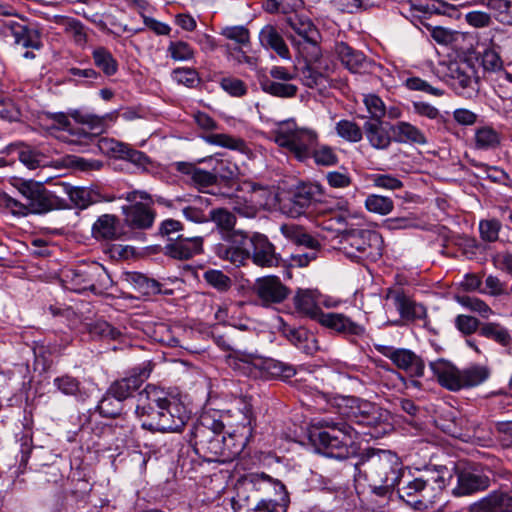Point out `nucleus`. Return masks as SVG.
I'll return each mask as SVG.
<instances>
[{
	"mask_svg": "<svg viewBox=\"0 0 512 512\" xmlns=\"http://www.w3.org/2000/svg\"><path fill=\"white\" fill-rule=\"evenodd\" d=\"M287 24L306 42H316L318 32L315 25L309 19H303L295 15L287 18Z\"/></svg>",
	"mask_w": 512,
	"mask_h": 512,
	"instance_id": "45",
	"label": "nucleus"
},
{
	"mask_svg": "<svg viewBox=\"0 0 512 512\" xmlns=\"http://www.w3.org/2000/svg\"><path fill=\"white\" fill-rule=\"evenodd\" d=\"M329 67L322 60L306 63L300 71V79L308 88H326L329 82Z\"/></svg>",
	"mask_w": 512,
	"mask_h": 512,
	"instance_id": "30",
	"label": "nucleus"
},
{
	"mask_svg": "<svg viewBox=\"0 0 512 512\" xmlns=\"http://www.w3.org/2000/svg\"><path fill=\"white\" fill-rule=\"evenodd\" d=\"M176 170L190 177L191 184L200 192H209L208 188L217 183V174L196 167L192 163L177 162Z\"/></svg>",
	"mask_w": 512,
	"mask_h": 512,
	"instance_id": "32",
	"label": "nucleus"
},
{
	"mask_svg": "<svg viewBox=\"0 0 512 512\" xmlns=\"http://www.w3.org/2000/svg\"><path fill=\"white\" fill-rule=\"evenodd\" d=\"M238 493L250 495V502L258 499H288L285 485L265 473H251L244 476L242 488Z\"/></svg>",
	"mask_w": 512,
	"mask_h": 512,
	"instance_id": "12",
	"label": "nucleus"
},
{
	"mask_svg": "<svg viewBox=\"0 0 512 512\" xmlns=\"http://www.w3.org/2000/svg\"><path fill=\"white\" fill-rule=\"evenodd\" d=\"M321 426L325 429L311 434V440L320 454L340 461L356 454L359 430L346 421H322Z\"/></svg>",
	"mask_w": 512,
	"mask_h": 512,
	"instance_id": "5",
	"label": "nucleus"
},
{
	"mask_svg": "<svg viewBox=\"0 0 512 512\" xmlns=\"http://www.w3.org/2000/svg\"><path fill=\"white\" fill-rule=\"evenodd\" d=\"M331 6L341 13L358 14L373 7L369 0H330Z\"/></svg>",
	"mask_w": 512,
	"mask_h": 512,
	"instance_id": "54",
	"label": "nucleus"
},
{
	"mask_svg": "<svg viewBox=\"0 0 512 512\" xmlns=\"http://www.w3.org/2000/svg\"><path fill=\"white\" fill-rule=\"evenodd\" d=\"M235 404V411L240 415L241 418V421L238 423V425L253 427L255 416L253 413L251 398L248 396H241L235 400Z\"/></svg>",
	"mask_w": 512,
	"mask_h": 512,
	"instance_id": "57",
	"label": "nucleus"
},
{
	"mask_svg": "<svg viewBox=\"0 0 512 512\" xmlns=\"http://www.w3.org/2000/svg\"><path fill=\"white\" fill-rule=\"evenodd\" d=\"M128 280L144 296H153L162 292V284L145 274L139 272L130 273Z\"/></svg>",
	"mask_w": 512,
	"mask_h": 512,
	"instance_id": "41",
	"label": "nucleus"
},
{
	"mask_svg": "<svg viewBox=\"0 0 512 512\" xmlns=\"http://www.w3.org/2000/svg\"><path fill=\"white\" fill-rule=\"evenodd\" d=\"M92 58L94 64L104 75L110 77L118 71V61L112 53L105 47L99 46L93 49Z\"/></svg>",
	"mask_w": 512,
	"mask_h": 512,
	"instance_id": "40",
	"label": "nucleus"
},
{
	"mask_svg": "<svg viewBox=\"0 0 512 512\" xmlns=\"http://www.w3.org/2000/svg\"><path fill=\"white\" fill-rule=\"evenodd\" d=\"M358 475H362L374 492L384 495L394 488L402 477V463L399 457L388 450L365 449L355 464Z\"/></svg>",
	"mask_w": 512,
	"mask_h": 512,
	"instance_id": "3",
	"label": "nucleus"
},
{
	"mask_svg": "<svg viewBox=\"0 0 512 512\" xmlns=\"http://www.w3.org/2000/svg\"><path fill=\"white\" fill-rule=\"evenodd\" d=\"M18 190L27 201L29 214H46L69 207L66 200L56 196L37 182L25 181L20 184Z\"/></svg>",
	"mask_w": 512,
	"mask_h": 512,
	"instance_id": "11",
	"label": "nucleus"
},
{
	"mask_svg": "<svg viewBox=\"0 0 512 512\" xmlns=\"http://www.w3.org/2000/svg\"><path fill=\"white\" fill-rule=\"evenodd\" d=\"M301 0H265L264 9L269 13L290 14L301 7Z\"/></svg>",
	"mask_w": 512,
	"mask_h": 512,
	"instance_id": "58",
	"label": "nucleus"
},
{
	"mask_svg": "<svg viewBox=\"0 0 512 512\" xmlns=\"http://www.w3.org/2000/svg\"><path fill=\"white\" fill-rule=\"evenodd\" d=\"M224 428L216 411L203 412L190 432L195 451L208 461L228 462L237 458L252 437L254 427L237 424L223 435Z\"/></svg>",
	"mask_w": 512,
	"mask_h": 512,
	"instance_id": "1",
	"label": "nucleus"
},
{
	"mask_svg": "<svg viewBox=\"0 0 512 512\" xmlns=\"http://www.w3.org/2000/svg\"><path fill=\"white\" fill-rule=\"evenodd\" d=\"M56 22L64 27L66 34L70 35L78 45H84L87 41L85 27L79 20L70 17H57Z\"/></svg>",
	"mask_w": 512,
	"mask_h": 512,
	"instance_id": "46",
	"label": "nucleus"
},
{
	"mask_svg": "<svg viewBox=\"0 0 512 512\" xmlns=\"http://www.w3.org/2000/svg\"><path fill=\"white\" fill-rule=\"evenodd\" d=\"M296 71L295 67L272 66L268 74L258 76L261 90L278 98H294L299 90L298 86L292 82L297 77Z\"/></svg>",
	"mask_w": 512,
	"mask_h": 512,
	"instance_id": "10",
	"label": "nucleus"
},
{
	"mask_svg": "<svg viewBox=\"0 0 512 512\" xmlns=\"http://www.w3.org/2000/svg\"><path fill=\"white\" fill-rule=\"evenodd\" d=\"M203 250L202 237H184L177 235L173 241L167 242L163 247V254L176 260H189Z\"/></svg>",
	"mask_w": 512,
	"mask_h": 512,
	"instance_id": "22",
	"label": "nucleus"
},
{
	"mask_svg": "<svg viewBox=\"0 0 512 512\" xmlns=\"http://www.w3.org/2000/svg\"><path fill=\"white\" fill-rule=\"evenodd\" d=\"M360 426L368 428L367 431H359L360 435H370L373 438H379L391 428L389 413L387 410L374 405Z\"/></svg>",
	"mask_w": 512,
	"mask_h": 512,
	"instance_id": "33",
	"label": "nucleus"
},
{
	"mask_svg": "<svg viewBox=\"0 0 512 512\" xmlns=\"http://www.w3.org/2000/svg\"><path fill=\"white\" fill-rule=\"evenodd\" d=\"M501 133L490 125L475 128L473 144L476 150L489 151L497 149L501 144Z\"/></svg>",
	"mask_w": 512,
	"mask_h": 512,
	"instance_id": "36",
	"label": "nucleus"
},
{
	"mask_svg": "<svg viewBox=\"0 0 512 512\" xmlns=\"http://www.w3.org/2000/svg\"><path fill=\"white\" fill-rule=\"evenodd\" d=\"M429 367L438 383L454 392L481 385L490 377L489 368L478 364L461 370L448 360L437 359Z\"/></svg>",
	"mask_w": 512,
	"mask_h": 512,
	"instance_id": "6",
	"label": "nucleus"
},
{
	"mask_svg": "<svg viewBox=\"0 0 512 512\" xmlns=\"http://www.w3.org/2000/svg\"><path fill=\"white\" fill-rule=\"evenodd\" d=\"M503 30L499 27H494L489 31L491 37L489 38V46L481 53V66L485 72L500 73L504 71V61L500 53L496 50L495 34L502 33Z\"/></svg>",
	"mask_w": 512,
	"mask_h": 512,
	"instance_id": "34",
	"label": "nucleus"
},
{
	"mask_svg": "<svg viewBox=\"0 0 512 512\" xmlns=\"http://www.w3.org/2000/svg\"><path fill=\"white\" fill-rule=\"evenodd\" d=\"M343 249L351 259H375L380 255V237L370 230H352L343 240Z\"/></svg>",
	"mask_w": 512,
	"mask_h": 512,
	"instance_id": "13",
	"label": "nucleus"
},
{
	"mask_svg": "<svg viewBox=\"0 0 512 512\" xmlns=\"http://www.w3.org/2000/svg\"><path fill=\"white\" fill-rule=\"evenodd\" d=\"M501 228L502 224L497 219L481 220L479 222L480 237L485 242H496Z\"/></svg>",
	"mask_w": 512,
	"mask_h": 512,
	"instance_id": "61",
	"label": "nucleus"
},
{
	"mask_svg": "<svg viewBox=\"0 0 512 512\" xmlns=\"http://www.w3.org/2000/svg\"><path fill=\"white\" fill-rule=\"evenodd\" d=\"M363 131L370 146L376 150H387L394 136L391 135V127L387 128L381 121H366L363 125Z\"/></svg>",
	"mask_w": 512,
	"mask_h": 512,
	"instance_id": "29",
	"label": "nucleus"
},
{
	"mask_svg": "<svg viewBox=\"0 0 512 512\" xmlns=\"http://www.w3.org/2000/svg\"><path fill=\"white\" fill-rule=\"evenodd\" d=\"M313 201V187L303 185L298 187L290 197L281 200L280 210L288 217L297 218L305 213Z\"/></svg>",
	"mask_w": 512,
	"mask_h": 512,
	"instance_id": "24",
	"label": "nucleus"
},
{
	"mask_svg": "<svg viewBox=\"0 0 512 512\" xmlns=\"http://www.w3.org/2000/svg\"><path fill=\"white\" fill-rule=\"evenodd\" d=\"M252 245V253L248 260L251 258L253 263L260 267H277L280 263L281 257L275 250V246L269 239L260 233H255L250 238Z\"/></svg>",
	"mask_w": 512,
	"mask_h": 512,
	"instance_id": "23",
	"label": "nucleus"
},
{
	"mask_svg": "<svg viewBox=\"0 0 512 512\" xmlns=\"http://www.w3.org/2000/svg\"><path fill=\"white\" fill-rule=\"evenodd\" d=\"M427 483L436 489V496L449 484L453 477V468L445 465H428L423 476Z\"/></svg>",
	"mask_w": 512,
	"mask_h": 512,
	"instance_id": "39",
	"label": "nucleus"
},
{
	"mask_svg": "<svg viewBox=\"0 0 512 512\" xmlns=\"http://www.w3.org/2000/svg\"><path fill=\"white\" fill-rule=\"evenodd\" d=\"M337 135L351 143L360 142L363 138V129L354 121L342 119L335 125Z\"/></svg>",
	"mask_w": 512,
	"mask_h": 512,
	"instance_id": "49",
	"label": "nucleus"
},
{
	"mask_svg": "<svg viewBox=\"0 0 512 512\" xmlns=\"http://www.w3.org/2000/svg\"><path fill=\"white\" fill-rule=\"evenodd\" d=\"M259 40L263 47L272 49L281 58H289V49L282 36L273 25H266L261 29L259 33Z\"/></svg>",
	"mask_w": 512,
	"mask_h": 512,
	"instance_id": "37",
	"label": "nucleus"
},
{
	"mask_svg": "<svg viewBox=\"0 0 512 512\" xmlns=\"http://www.w3.org/2000/svg\"><path fill=\"white\" fill-rule=\"evenodd\" d=\"M487 7L496 12L499 22L512 26V1L488 0Z\"/></svg>",
	"mask_w": 512,
	"mask_h": 512,
	"instance_id": "59",
	"label": "nucleus"
},
{
	"mask_svg": "<svg viewBox=\"0 0 512 512\" xmlns=\"http://www.w3.org/2000/svg\"><path fill=\"white\" fill-rule=\"evenodd\" d=\"M14 146L21 147L18 157L20 162L28 169L34 170L41 166H45L46 156L42 152L30 146H25L22 143L11 144L8 148H12Z\"/></svg>",
	"mask_w": 512,
	"mask_h": 512,
	"instance_id": "43",
	"label": "nucleus"
},
{
	"mask_svg": "<svg viewBox=\"0 0 512 512\" xmlns=\"http://www.w3.org/2000/svg\"><path fill=\"white\" fill-rule=\"evenodd\" d=\"M363 103L373 121H381L386 115L383 100L376 94L364 95Z\"/></svg>",
	"mask_w": 512,
	"mask_h": 512,
	"instance_id": "60",
	"label": "nucleus"
},
{
	"mask_svg": "<svg viewBox=\"0 0 512 512\" xmlns=\"http://www.w3.org/2000/svg\"><path fill=\"white\" fill-rule=\"evenodd\" d=\"M12 36L16 47L25 49L21 56L26 60L35 59L34 51L43 48L42 34L37 28L16 23L12 26Z\"/></svg>",
	"mask_w": 512,
	"mask_h": 512,
	"instance_id": "20",
	"label": "nucleus"
},
{
	"mask_svg": "<svg viewBox=\"0 0 512 512\" xmlns=\"http://www.w3.org/2000/svg\"><path fill=\"white\" fill-rule=\"evenodd\" d=\"M456 486L452 494L456 497L471 496L485 491L490 486V478L476 466H453Z\"/></svg>",
	"mask_w": 512,
	"mask_h": 512,
	"instance_id": "15",
	"label": "nucleus"
},
{
	"mask_svg": "<svg viewBox=\"0 0 512 512\" xmlns=\"http://www.w3.org/2000/svg\"><path fill=\"white\" fill-rule=\"evenodd\" d=\"M494 435L503 448L512 447V420L498 421L494 426Z\"/></svg>",
	"mask_w": 512,
	"mask_h": 512,
	"instance_id": "64",
	"label": "nucleus"
},
{
	"mask_svg": "<svg viewBox=\"0 0 512 512\" xmlns=\"http://www.w3.org/2000/svg\"><path fill=\"white\" fill-rule=\"evenodd\" d=\"M105 276L104 269L101 266L93 264L87 267H77L66 269L62 272L60 281L64 289L83 293L85 291H95L102 277Z\"/></svg>",
	"mask_w": 512,
	"mask_h": 512,
	"instance_id": "14",
	"label": "nucleus"
},
{
	"mask_svg": "<svg viewBox=\"0 0 512 512\" xmlns=\"http://www.w3.org/2000/svg\"><path fill=\"white\" fill-rule=\"evenodd\" d=\"M120 198L129 202L121 208L124 224L133 231L135 237L142 238L143 234L137 231L152 228L156 219L152 196L146 191L134 190L125 193Z\"/></svg>",
	"mask_w": 512,
	"mask_h": 512,
	"instance_id": "8",
	"label": "nucleus"
},
{
	"mask_svg": "<svg viewBox=\"0 0 512 512\" xmlns=\"http://www.w3.org/2000/svg\"><path fill=\"white\" fill-rule=\"evenodd\" d=\"M492 512H512V494L494 490L484 496Z\"/></svg>",
	"mask_w": 512,
	"mask_h": 512,
	"instance_id": "48",
	"label": "nucleus"
},
{
	"mask_svg": "<svg viewBox=\"0 0 512 512\" xmlns=\"http://www.w3.org/2000/svg\"><path fill=\"white\" fill-rule=\"evenodd\" d=\"M209 221L215 224L222 239V242L213 247L215 255L237 267L245 265L250 256V251L246 248L248 236L242 230L235 229V214L226 208H214L209 212Z\"/></svg>",
	"mask_w": 512,
	"mask_h": 512,
	"instance_id": "4",
	"label": "nucleus"
},
{
	"mask_svg": "<svg viewBox=\"0 0 512 512\" xmlns=\"http://www.w3.org/2000/svg\"><path fill=\"white\" fill-rule=\"evenodd\" d=\"M375 349L410 377L421 378L424 376L425 361L412 350L387 345H375Z\"/></svg>",
	"mask_w": 512,
	"mask_h": 512,
	"instance_id": "16",
	"label": "nucleus"
},
{
	"mask_svg": "<svg viewBox=\"0 0 512 512\" xmlns=\"http://www.w3.org/2000/svg\"><path fill=\"white\" fill-rule=\"evenodd\" d=\"M473 78L459 67L451 70L450 85L459 95L469 96L474 91Z\"/></svg>",
	"mask_w": 512,
	"mask_h": 512,
	"instance_id": "51",
	"label": "nucleus"
},
{
	"mask_svg": "<svg viewBox=\"0 0 512 512\" xmlns=\"http://www.w3.org/2000/svg\"><path fill=\"white\" fill-rule=\"evenodd\" d=\"M280 231L288 240L297 245L305 246L311 250H317L320 247L319 241L299 225L283 224L280 227Z\"/></svg>",
	"mask_w": 512,
	"mask_h": 512,
	"instance_id": "38",
	"label": "nucleus"
},
{
	"mask_svg": "<svg viewBox=\"0 0 512 512\" xmlns=\"http://www.w3.org/2000/svg\"><path fill=\"white\" fill-rule=\"evenodd\" d=\"M364 205L369 212L382 216L390 214L394 209V202L390 197L378 194L368 195Z\"/></svg>",
	"mask_w": 512,
	"mask_h": 512,
	"instance_id": "50",
	"label": "nucleus"
},
{
	"mask_svg": "<svg viewBox=\"0 0 512 512\" xmlns=\"http://www.w3.org/2000/svg\"><path fill=\"white\" fill-rule=\"evenodd\" d=\"M436 489L424 477L415 478L398 489L400 498L417 509H427L436 499Z\"/></svg>",
	"mask_w": 512,
	"mask_h": 512,
	"instance_id": "18",
	"label": "nucleus"
},
{
	"mask_svg": "<svg viewBox=\"0 0 512 512\" xmlns=\"http://www.w3.org/2000/svg\"><path fill=\"white\" fill-rule=\"evenodd\" d=\"M97 410L101 416L115 418L122 411V402L109 393L107 390L97 405Z\"/></svg>",
	"mask_w": 512,
	"mask_h": 512,
	"instance_id": "55",
	"label": "nucleus"
},
{
	"mask_svg": "<svg viewBox=\"0 0 512 512\" xmlns=\"http://www.w3.org/2000/svg\"><path fill=\"white\" fill-rule=\"evenodd\" d=\"M320 325L346 338L362 337L366 329L343 313L329 312L321 315Z\"/></svg>",
	"mask_w": 512,
	"mask_h": 512,
	"instance_id": "21",
	"label": "nucleus"
},
{
	"mask_svg": "<svg viewBox=\"0 0 512 512\" xmlns=\"http://www.w3.org/2000/svg\"><path fill=\"white\" fill-rule=\"evenodd\" d=\"M203 278L210 286L220 292L229 290L232 285L231 279L220 270H207L204 273Z\"/></svg>",
	"mask_w": 512,
	"mask_h": 512,
	"instance_id": "62",
	"label": "nucleus"
},
{
	"mask_svg": "<svg viewBox=\"0 0 512 512\" xmlns=\"http://www.w3.org/2000/svg\"><path fill=\"white\" fill-rule=\"evenodd\" d=\"M389 296L393 299L395 307L403 319L415 321L427 317L425 306L412 300L402 290L390 292Z\"/></svg>",
	"mask_w": 512,
	"mask_h": 512,
	"instance_id": "28",
	"label": "nucleus"
},
{
	"mask_svg": "<svg viewBox=\"0 0 512 512\" xmlns=\"http://www.w3.org/2000/svg\"><path fill=\"white\" fill-rule=\"evenodd\" d=\"M69 115L76 123L86 126L88 129L75 128V130H70L67 143L78 146L87 145L97 136L105 133L109 123L115 122L118 118L117 111L99 116L83 109H70Z\"/></svg>",
	"mask_w": 512,
	"mask_h": 512,
	"instance_id": "9",
	"label": "nucleus"
},
{
	"mask_svg": "<svg viewBox=\"0 0 512 512\" xmlns=\"http://www.w3.org/2000/svg\"><path fill=\"white\" fill-rule=\"evenodd\" d=\"M89 333L93 337H99L108 340H118L122 336L119 328L112 326L105 320H96L89 324Z\"/></svg>",
	"mask_w": 512,
	"mask_h": 512,
	"instance_id": "53",
	"label": "nucleus"
},
{
	"mask_svg": "<svg viewBox=\"0 0 512 512\" xmlns=\"http://www.w3.org/2000/svg\"><path fill=\"white\" fill-rule=\"evenodd\" d=\"M284 334L287 339L295 346L303 349L308 354H313L316 350V340L313 336H308V333L303 328H285Z\"/></svg>",
	"mask_w": 512,
	"mask_h": 512,
	"instance_id": "42",
	"label": "nucleus"
},
{
	"mask_svg": "<svg viewBox=\"0 0 512 512\" xmlns=\"http://www.w3.org/2000/svg\"><path fill=\"white\" fill-rule=\"evenodd\" d=\"M135 413L144 418L143 429L160 433L181 432L190 419V412L176 396L151 384L138 394Z\"/></svg>",
	"mask_w": 512,
	"mask_h": 512,
	"instance_id": "2",
	"label": "nucleus"
},
{
	"mask_svg": "<svg viewBox=\"0 0 512 512\" xmlns=\"http://www.w3.org/2000/svg\"><path fill=\"white\" fill-rule=\"evenodd\" d=\"M220 87L231 97H243L248 93L247 84L234 76H225L219 80Z\"/></svg>",
	"mask_w": 512,
	"mask_h": 512,
	"instance_id": "56",
	"label": "nucleus"
},
{
	"mask_svg": "<svg viewBox=\"0 0 512 512\" xmlns=\"http://www.w3.org/2000/svg\"><path fill=\"white\" fill-rule=\"evenodd\" d=\"M319 295L317 290L298 289L293 298L296 311L319 323L321 315L325 314L319 307Z\"/></svg>",
	"mask_w": 512,
	"mask_h": 512,
	"instance_id": "25",
	"label": "nucleus"
},
{
	"mask_svg": "<svg viewBox=\"0 0 512 512\" xmlns=\"http://www.w3.org/2000/svg\"><path fill=\"white\" fill-rule=\"evenodd\" d=\"M151 370L150 362L135 367L128 376L114 381L108 388L109 393L120 402H123L140 388L143 382L149 377Z\"/></svg>",
	"mask_w": 512,
	"mask_h": 512,
	"instance_id": "19",
	"label": "nucleus"
},
{
	"mask_svg": "<svg viewBox=\"0 0 512 512\" xmlns=\"http://www.w3.org/2000/svg\"><path fill=\"white\" fill-rule=\"evenodd\" d=\"M126 233L123 231L119 218L113 214H103L97 218L92 226V236L96 240H119Z\"/></svg>",
	"mask_w": 512,
	"mask_h": 512,
	"instance_id": "26",
	"label": "nucleus"
},
{
	"mask_svg": "<svg viewBox=\"0 0 512 512\" xmlns=\"http://www.w3.org/2000/svg\"><path fill=\"white\" fill-rule=\"evenodd\" d=\"M253 293L261 306L272 307L288 297L289 289L278 276L270 275L256 279Z\"/></svg>",
	"mask_w": 512,
	"mask_h": 512,
	"instance_id": "17",
	"label": "nucleus"
},
{
	"mask_svg": "<svg viewBox=\"0 0 512 512\" xmlns=\"http://www.w3.org/2000/svg\"><path fill=\"white\" fill-rule=\"evenodd\" d=\"M287 501L288 499L260 498L257 502H250V495L238 493L235 504L238 505L239 512H285Z\"/></svg>",
	"mask_w": 512,
	"mask_h": 512,
	"instance_id": "31",
	"label": "nucleus"
},
{
	"mask_svg": "<svg viewBox=\"0 0 512 512\" xmlns=\"http://www.w3.org/2000/svg\"><path fill=\"white\" fill-rule=\"evenodd\" d=\"M273 136L275 143L300 161L310 158L318 146V133L314 129L298 126L294 119L278 123Z\"/></svg>",
	"mask_w": 512,
	"mask_h": 512,
	"instance_id": "7",
	"label": "nucleus"
},
{
	"mask_svg": "<svg viewBox=\"0 0 512 512\" xmlns=\"http://www.w3.org/2000/svg\"><path fill=\"white\" fill-rule=\"evenodd\" d=\"M480 335L492 339L502 346H509L512 337L508 330L497 323H486L480 328Z\"/></svg>",
	"mask_w": 512,
	"mask_h": 512,
	"instance_id": "52",
	"label": "nucleus"
},
{
	"mask_svg": "<svg viewBox=\"0 0 512 512\" xmlns=\"http://www.w3.org/2000/svg\"><path fill=\"white\" fill-rule=\"evenodd\" d=\"M391 131L394 136V141L397 143H412L418 145H425L427 138L425 134L415 125L399 121L391 125Z\"/></svg>",
	"mask_w": 512,
	"mask_h": 512,
	"instance_id": "35",
	"label": "nucleus"
},
{
	"mask_svg": "<svg viewBox=\"0 0 512 512\" xmlns=\"http://www.w3.org/2000/svg\"><path fill=\"white\" fill-rule=\"evenodd\" d=\"M335 53L341 63L352 73H362L369 68L370 61L365 54L344 42L335 45Z\"/></svg>",
	"mask_w": 512,
	"mask_h": 512,
	"instance_id": "27",
	"label": "nucleus"
},
{
	"mask_svg": "<svg viewBox=\"0 0 512 512\" xmlns=\"http://www.w3.org/2000/svg\"><path fill=\"white\" fill-rule=\"evenodd\" d=\"M204 140L209 144L221 146L242 153L247 149L246 143L242 138L234 137L224 133L207 135L204 137Z\"/></svg>",
	"mask_w": 512,
	"mask_h": 512,
	"instance_id": "47",
	"label": "nucleus"
},
{
	"mask_svg": "<svg viewBox=\"0 0 512 512\" xmlns=\"http://www.w3.org/2000/svg\"><path fill=\"white\" fill-rule=\"evenodd\" d=\"M53 384L61 393L68 396H76L80 392V381L68 374L56 377Z\"/></svg>",
	"mask_w": 512,
	"mask_h": 512,
	"instance_id": "63",
	"label": "nucleus"
},
{
	"mask_svg": "<svg viewBox=\"0 0 512 512\" xmlns=\"http://www.w3.org/2000/svg\"><path fill=\"white\" fill-rule=\"evenodd\" d=\"M69 111L67 113L64 112H43L40 116V121L42 123L50 122V125L47 127L50 129H57L67 132L66 135H63L61 139L67 142V137L69 136L70 130H75V128H71V123L69 120Z\"/></svg>",
	"mask_w": 512,
	"mask_h": 512,
	"instance_id": "44",
	"label": "nucleus"
}]
</instances>
